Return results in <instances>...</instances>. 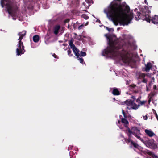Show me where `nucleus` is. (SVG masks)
Segmentation results:
<instances>
[{
  "instance_id": "obj_1",
  "label": "nucleus",
  "mask_w": 158,
  "mask_h": 158,
  "mask_svg": "<svg viewBox=\"0 0 158 158\" xmlns=\"http://www.w3.org/2000/svg\"><path fill=\"white\" fill-rule=\"evenodd\" d=\"M106 37L109 47L103 51L104 55H110L112 57L120 56L123 63H129L131 61L130 54L123 49L122 44L118 39L113 40L110 36H106Z\"/></svg>"
},
{
  "instance_id": "obj_2",
  "label": "nucleus",
  "mask_w": 158,
  "mask_h": 158,
  "mask_svg": "<svg viewBox=\"0 0 158 158\" xmlns=\"http://www.w3.org/2000/svg\"><path fill=\"white\" fill-rule=\"evenodd\" d=\"M113 9L109 7L108 9L104 10V12L106 14L107 17L111 19L115 25L117 26L119 23L120 25L124 26L130 23V21H128L126 20V19H127V17L124 18L122 10L120 9L116 12Z\"/></svg>"
},
{
  "instance_id": "obj_3",
  "label": "nucleus",
  "mask_w": 158,
  "mask_h": 158,
  "mask_svg": "<svg viewBox=\"0 0 158 158\" xmlns=\"http://www.w3.org/2000/svg\"><path fill=\"white\" fill-rule=\"evenodd\" d=\"M121 0H114L113 4L111 5L109 7L111 8H113L115 12H118V10L121 9L122 10V11L124 13V16L125 18H127L126 19V20L128 21H130V23L133 19L134 15L133 13H130L129 14H127V13H128L130 11V9L129 6L126 5L125 8L123 9L122 6L121 4Z\"/></svg>"
},
{
  "instance_id": "obj_4",
  "label": "nucleus",
  "mask_w": 158,
  "mask_h": 158,
  "mask_svg": "<svg viewBox=\"0 0 158 158\" xmlns=\"http://www.w3.org/2000/svg\"><path fill=\"white\" fill-rule=\"evenodd\" d=\"M150 13V11L149 10L148 8L147 7H145L143 9L142 13H140V12H137L135 19L136 20L141 19L143 20H145L148 22H150L151 21L154 24H157L158 23V16L155 15L151 18V17L149 15Z\"/></svg>"
},
{
  "instance_id": "obj_5",
  "label": "nucleus",
  "mask_w": 158,
  "mask_h": 158,
  "mask_svg": "<svg viewBox=\"0 0 158 158\" xmlns=\"http://www.w3.org/2000/svg\"><path fill=\"white\" fill-rule=\"evenodd\" d=\"M26 33V31H25L22 32H20L18 33V35L20 36V37L18 39L19 41L18 42V48L16 50L17 55L18 56L24 54L25 51L23 43L21 41V40L23 39L24 36L25 35Z\"/></svg>"
},
{
  "instance_id": "obj_6",
  "label": "nucleus",
  "mask_w": 158,
  "mask_h": 158,
  "mask_svg": "<svg viewBox=\"0 0 158 158\" xmlns=\"http://www.w3.org/2000/svg\"><path fill=\"white\" fill-rule=\"evenodd\" d=\"M1 4L2 7H3L5 6H6L7 10L10 15L12 17L16 16L17 9H14L12 6L7 2L6 0H1Z\"/></svg>"
},
{
  "instance_id": "obj_7",
  "label": "nucleus",
  "mask_w": 158,
  "mask_h": 158,
  "mask_svg": "<svg viewBox=\"0 0 158 158\" xmlns=\"http://www.w3.org/2000/svg\"><path fill=\"white\" fill-rule=\"evenodd\" d=\"M143 143L147 147L152 149L155 150L157 148V145L153 139L145 141Z\"/></svg>"
},
{
  "instance_id": "obj_8",
  "label": "nucleus",
  "mask_w": 158,
  "mask_h": 158,
  "mask_svg": "<svg viewBox=\"0 0 158 158\" xmlns=\"http://www.w3.org/2000/svg\"><path fill=\"white\" fill-rule=\"evenodd\" d=\"M143 152L145 154H147L150 156L152 158H158V156L156 154L150 151L146 150L143 151Z\"/></svg>"
},
{
  "instance_id": "obj_9",
  "label": "nucleus",
  "mask_w": 158,
  "mask_h": 158,
  "mask_svg": "<svg viewBox=\"0 0 158 158\" xmlns=\"http://www.w3.org/2000/svg\"><path fill=\"white\" fill-rule=\"evenodd\" d=\"M71 48L72 49L76 56H78L79 50L76 47L75 45L73 44L70 46Z\"/></svg>"
},
{
  "instance_id": "obj_10",
  "label": "nucleus",
  "mask_w": 158,
  "mask_h": 158,
  "mask_svg": "<svg viewBox=\"0 0 158 158\" xmlns=\"http://www.w3.org/2000/svg\"><path fill=\"white\" fill-rule=\"evenodd\" d=\"M133 130V135L134 136L136 135H139L140 134V130L137 127H134L131 129Z\"/></svg>"
},
{
  "instance_id": "obj_11",
  "label": "nucleus",
  "mask_w": 158,
  "mask_h": 158,
  "mask_svg": "<svg viewBox=\"0 0 158 158\" xmlns=\"http://www.w3.org/2000/svg\"><path fill=\"white\" fill-rule=\"evenodd\" d=\"M112 94L114 95L118 96L120 95V93L117 88H114L112 92Z\"/></svg>"
},
{
  "instance_id": "obj_12",
  "label": "nucleus",
  "mask_w": 158,
  "mask_h": 158,
  "mask_svg": "<svg viewBox=\"0 0 158 158\" xmlns=\"http://www.w3.org/2000/svg\"><path fill=\"white\" fill-rule=\"evenodd\" d=\"M145 132L148 136L150 137H152L155 135L153 131L150 130L145 129Z\"/></svg>"
},
{
  "instance_id": "obj_13",
  "label": "nucleus",
  "mask_w": 158,
  "mask_h": 158,
  "mask_svg": "<svg viewBox=\"0 0 158 158\" xmlns=\"http://www.w3.org/2000/svg\"><path fill=\"white\" fill-rule=\"evenodd\" d=\"M145 67L144 71L146 72L149 71L152 67V65L150 62L147 63V64L145 65Z\"/></svg>"
},
{
  "instance_id": "obj_14",
  "label": "nucleus",
  "mask_w": 158,
  "mask_h": 158,
  "mask_svg": "<svg viewBox=\"0 0 158 158\" xmlns=\"http://www.w3.org/2000/svg\"><path fill=\"white\" fill-rule=\"evenodd\" d=\"M121 122L122 123H124V126L125 127L127 128V129H128V128H129L128 127L129 122L126 119V118H122Z\"/></svg>"
},
{
  "instance_id": "obj_15",
  "label": "nucleus",
  "mask_w": 158,
  "mask_h": 158,
  "mask_svg": "<svg viewBox=\"0 0 158 158\" xmlns=\"http://www.w3.org/2000/svg\"><path fill=\"white\" fill-rule=\"evenodd\" d=\"M60 28V26L57 25L55 27L54 29V33L55 35H57L59 32V30Z\"/></svg>"
},
{
  "instance_id": "obj_16",
  "label": "nucleus",
  "mask_w": 158,
  "mask_h": 158,
  "mask_svg": "<svg viewBox=\"0 0 158 158\" xmlns=\"http://www.w3.org/2000/svg\"><path fill=\"white\" fill-rule=\"evenodd\" d=\"M131 109H132L135 110H136L140 106V105H137L134 102H133L132 104H131Z\"/></svg>"
},
{
  "instance_id": "obj_17",
  "label": "nucleus",
  "mask_w": 158,
  "mask_h": 158,
  "mask_svg": "<svg viewBox=\"0 0 158 158\" xmlns=\"http://www.w3.org/2000/svg\"><path fill=\"white\" fill-rule=\"evenodd\" d=\"M127 134L128 137V138L131 139V135L133 134L132 131H131L129 128H128V129L126 130Z\"/></svg>"
},
{
  "instance_id": "obj_18",
  "label": "nucleus",
  "mask_w": 158,
  "mask_h": 158,
  "mask_svg": "<svg viewBox=\"0 0 158 158\" xmlns=\"http://www.w3.org/2000/svg\"><path fill=\"white\" fill-rule=\"evenodd\" d=\"M133 102H134V100H132L131 99H127L124 102L127 106H130L131 105Z\"/></svg>"
},
{
  "instance_id": "obj_19",
  "label": "nucleus",
  "mask_w": 158,
  "mask_h": 158,
  "mask_svg": "<svg viewBox=\"0 0 158 158\" xmlns=\"http://www.w3.org/2000/svg\"><path fill=\"white\" fill-rule=\"evenodd\" d=\"M33 40L34 42H38L39 40V36L38 35H35L33 36Z\"/></svg>"
},
{
  "instance_id": "obj_20",
  "label": "nucleus",
  "mask_w": 158,
  "mask_h": 158,
  "mask_svg": "<svg viewBox=\"0 0 158 158\" xmlns=\"http://www.w3.org/2000/svg\"><path fill=\"white\" fill-rule=\"evenodd\" d=\"M145 76L146 74L144 73H140L139 75V78L140 79H143L144 78H145Z\"/></svg>"
},
{
  "instance_id": "obj_21",
  "label": "nucleus",
  "mask_w": 158,
  "mask_h": 158,
  "mask_svg": "<svg viewBox=\"0 0 158 158\" xmlns=\"http://www.w3.org/2000/svg\"><path fill=\"white\" fill-rule=\"evenodd\" d=\"M131 143L135 148H138L139 146L138 144L134 142L133 140L131 141Z\"/></svg>"
},
{
  "instance_id": "obj_22",
  "label": "nucleus",
  "mask_w": 158,
  "mask_h": 158,
  "mask_svg": "<svg viewBox=\"0 0 158 158\" xmlns=\"http://www.w3.org/2000/svg\"><path fill=\"white\" fill-rule=\"evenodd\" d=\"M78 56H76L78 60L80 61V63H83V62L84 61V60L83 58H80L79 56H80V54L79 52V54H78Z\"/></svg>"
},
{
  "instance_id": "obj_23",
  "label": "nucleus",
  "mask_w": 158,
  "mask_h": 158,
  "mask_svg": "<svg viewBox=\"0 0 158 158\" xmlns=\"http://www.w3.org/2000/svg\"><path fill=\"white\" fill-rule=\"evenodd\" d=\"M81 17L85 19H87L89 18V16L85 14H83L81 16Z\"/></svg>"
},
{
  "instance_id": "obj_24",
  "label": "nucleus",
  "mask_w": 158,
  "mask_h": 158,
  "mask_svg": "<svg viewBox=\"0 0 158 158\" xmlns=\"http://www.w3.org/2000/svg\"><path fill=\"white\" fill-rule=\"evenodd\" d=\"M139 135H135L137 139H139V140H140L143 143V142H144V141L140 137Z\"/></svg>"
},
{
  "instance_id": "obj_25",
  "label": "nucleus",
  "mask_w": 158,
  "mask_h": 158,
  "mask_svg": "<svg viewBox=\"0 0 158 158\" xmlns=\"http://www.w3.org/2000/svg\"><path fill=\"white\" fill-rule=\"evenodd\" d=\"M77 23H78L77 21L76 22V23H72V24H73V28L74 29H76V28L77 27Z\"/></svg>"
},
{
  "instance_id": "obj_26",
  "label": "nucleus",
  "mask_w": 158,
  "mask_h": 158,
  "mask_svg": "<svg viewBox=\"0 0 158 158\" xmlns=\"http://www.w3.org/2000/svg\"><path fill=\"white\" fill-rule=\"evenodd\" d=\"M67 52H68V55L69 56H73V55L72 54H71L72 51L70 49H69L67 51Z\"/></svg>"
},
{
  "instance_id": "obj_27",
  "label": "nucleus",
  "mask_w": 158,
  "mask_h": 158,
  "mask_svg": "<svg viewBox=\"0 0 158 158\" xmlns=\"http://www.w3.org/2000/svg\"><path fill=\"white\" fill-rule=\"evenodd\" d=\"M146 102H147V101H140V102L139 103V104L140 105H140L142 106V105H143L145 104Z\"/></svg>"
},
{
  "instance_id": "obj_28",
  "label": "nucleus",
  "mask_w": 158,
  "mask_h": 158,
  "mask_svg": "<svg viewBox=\"0 0 158 158\" xmlns=\"http://www.w3.org/2000/svg\"><path fill=\"white\" fill-rule=\"evenodd\" d=\"M122 113L124 117V118H127V116L126 115L125 112L124 111V110L123 109L122 110Z\"/></svg>"
},
{
  "instance_id": "obj_29",
  "label": "nucleus",
  "mask_w": 158,
  "mask_h": 158,
  "mask_svg": "<svg viewBox=\"0 0 158 158\" xmlns=\"http://www.w3.org/2000/svg\"><path fill=\"white\" fill-rule=\"evenodd\" d=\"M81 55V56H86V53L85 52L81 51L80 52Z\"/></svg>"
},
{
  "instance_id": "obj_30",
  "label": "nucleus",
  "mask_w": 158,
  "mask_h": 158,
  "mask_svg": "<svg viewBox=\"0 0 158 158\" xmlns=\"http://www.w3.org/2000/svg\"><path fill=\"white\" fill-rule=\"evenodd\" d=\"M153 112L154 114H155L157 120H158V116L156 112V111L154 109H153Z\"/></svg>"
},
{
  "instance_id": "obj_31",
  "label": "nucleus",
  "mask_w": 158,
  "mask_h": 158,
  "mask_svg": "<svg viewBox=\"0 0 158 158\" xmlns=\"http://www.w3.org/2000/svg\"><path fill=\"white\" fill-rule=\"evenodd\" d=\"M73 40H71L69 41V45L71 46V45L73 44Z\"/></svg>"
},
{
  "instance_id": "obj_32",
  "label": "nucleus",
  "mask_w": 158,
  "mask_h": 158,
  "mask_svg": "<svg viewBox=\"0 0 158 158\" xmlns=\"http://www.w3.org/2000/svg\"><path fill=\"white\" fill-rule=\"evenodd\" d=\"M131 139L128 138L125 139V141L127 143H128L131 141Z\"/></svg>"
},
{
  "instance_id": "obj_33",
  "label": "nucleus",
  "mask_w": 158,
  "mask_h": 158,
  "mask_svg": "<svg viewBox=\"0 0 158 158\" xmlns=\"http://www.w3.org/2000/svg\"><path fill=\"white\" fill-rule=\"evenodd\" d=\"M156 94L155 92L154 91L153 92H151L150 94L152 97H153Z\"/></svg>"
},
{
  "instance_id": "obj_34",
  "label": "nucleus",
  "mask_w": 158,
  "mask_h": 158,
  "mask_svg": "<svg viewBox=\"0 0 158 158\" xmlns=\"http://www.w3.org/2000/svg\"><path fill=\"white\" fill-rule=\"evenodd\" d=\"M142 82L144 83L147 84V80L146 79H145V78H144L142 80Z\"/></svg>"
},
{
  "instance_id": "obj_35",
  "label": "nucleus",
  "mask_w": 158,
  "mask_h": 158,
  "mask_svg": "<svg viewBox=\"0 0 158 158\" xmlns=\"http://www.w3.org/2000/svg\"><path fill=\"white\" fill-rule=\"evenodd\" d=\"M70 21V19H66L64 21V23H68Z\"/></svg>"
},
{
  "instance_id": "obj_36",
  "label": "nucleus",
  "mask_w": 158,
  "mask_h": 158,
  "mask_svg": "<svg viewBox=\"0 0 158 158\" xmlns=\"http://www.w3.org/2000/svg\"><path fill=\"white\" fill-rule=\"evenodd\" d=\"M130 86L132 88H135L136 86V85L134 84H133L130 85Z\"/></svg>"
},
{
  "instance_id": "obj_37",
  "label": "nucleus",
  "mask_w": 158,
  "mask_h": 158,
  "mask_svg": "<svg viewBox=\"0 0 158 158\" xmlns=\"http://www.w3.org/2000/svg\"><path fill=\"white\" fill-rule=\"evenodd\" d=\"M152 84V81H151L150 82L149 84L147 85H146V86H148V87H149V88H151V85Z\"/></svg>"
},
{
  "instance_id": "obj_38",
  "label": "nucleus",
  "mask_w": 158,
  "mask_h": 158,
  "mask_svg": "<svg viewBox=\"0 0 158 158\" xmlns=\"http://www.w3.org/2000/svg\"><path fill=\"white\" fill-rule=\"evenodd\" d=\"M141 98V97H139L136 100V102L139 103V102H140L141 101L140 100Z\"/></svg>"
},
{
  "instance_id": "obj_39",
  "label": "nucleus",
  "mask_w": 158,
  "mask_h": 158,
  "mask_svg": "<svg viewBox=\"0 0 158 158\" xmlns=\"http://www.w3.org/2000/svg\"><path fill=\"white\" fill-rule=\"evenodd\" d=\"M73 147V146L69 145L68 148V150H70V149H72V148Z\"/></svg>"
},
{
  "instance_id": "obj_40",
  "label": "nucleus",
  "mask_w": 158,
  "mask_h": 158,
  "mask_svg": "<svg viewBox=\"0 0 158 158\" xmlns=\"http://www.w3.org/2000/svg\"><path fill=\"white\" fill-rule=\"evenodd\" d=\"M143 116V118L144 119V120H147V119L148 117L146 115L145 116Z\"/></svg>"
},
{
  "instance_id": "obj_41",
  "label": "nucleus",
  "mask_w": 158,
  "mask_h": 158,
  "mask_svg": "<svg viewBox=\"0 0 158 158\" xmlns=\"http://www.w3.org/2000/svg\"><path fill=\"white\" fill-rule=\"evenodd\" d=\"M83 27V24H82L80 26H79L78 27V29L80 30Z\"/></svg>"
},
{
  "instance_id": "obj_42",
  "label": "nucleus",
  "mask_w": 158,
  "mask_h": 158,
  "mask_svg": "<svg viewBox=\"0 0 158 158\" xmlns=\"http://www.w3.org/2000/svg\"><path fill=\"white\" fill-rule=\"evenodd\" d=\"M52 56L55 58H58L57 56L56 55L55 53H54Z\"/></svg>"
},
{
  "instance_id": "obj_43",
  "label": "nucleus",
  "mask_w": 158,
  "mask_h": 158,
  "mask_svg": "<svg viewBox=\"0 0 158 158\" xmlns=\"http://www.w3.org/2000/svg\"><path fill=\"white\" fill-rule=\"evenodd\" d=\"M150 88H149V87H148V86H146V91H148L150 90Z\"/></svg>"
},
{
  "instance_id": "obj_44",
  "label": "nucleus",
  "mask_w": 158,
  "mask_h": 158,
  "mask_svg": "<svg viewBox=\"0 0 158 158\" xmlns=\"http://www.w3.org/2000/svg\"><path fill=\"white\" fill-rule=\"evenodd\" d=\"M153 89L154 90H156L157 89V87L156 85H153Z\"/></svg>"
},
{
  "instance_id": "obj_45",
  "label": "nucleus",
  "mask_w": 158,
  "mask_h": 158,
  "mask_svg": "<svg viewBox=\"0 0 158 158\" xmlns=\"http://www.w3.org/2000/svg\"><path fill=\"white\" fill-rule=\"evenodd\" d=\"M106 28H107V30H108V31H110V28H108V27H106Z\"/></svg>"
},
{
  "instance_id": "obj_46",
  "label": "nucleus",
  "mask_w": 158,
  "mask_h": 158,
  "mask_svg": "<svg viewBox=\"0 0 158 158\" xmlns=\"http://www.w3.org/2000/svg\"><path fill=\"white\" fill-rule=\"evenodd\" d=\"M144 2L145 3V4H147V5L148 4V2H147V0H144Z\"/></svg>"
},
{
  "instance_id": "obj_47",
  "label": "nucleus",
  "mask_w": 158,
  "mask_h": 158,
  "mask_svg": "<svg viewBox=\"0 0 158 158\" xmlns=\"http://www.w3.org/2000/svg\"><path fill=\"white\" fill-rule=\"evenodd\" d=\"M131 98L134 99H135V97L134 96H132Z\"/></svg>"
},
{
  "instance_id": "obj_48",
  "label": "nucleus",
  "mask_w": 158,
  "mask_h": 158,
  "mask_svg": "<svg viewBox=\"0 0 158 158\" xmlns=\"http://www.w3.org/2000/svg\"><path fill=\"white\" fill-rule=\"evenodd\" d=\"M126 84L127 85H128L129 84V82L128 81H127Z\"/></svg>"
},
{
  "instance_id": "obj_49",
  "label": "nucleus",
  "mask_w": 158,
  "mask_h": 158,
  "mask_svg": "<svg viewBox=\"0 0 158 158\" xmlns=\"http://www.w3.org/2000/svg\"><path fill=\"white\" fill-rule=\"evenodd\" d=\"M88 23H89V22H87L85 24V26H86L87 25H88Z\"/></svg>"
},
{
  "instance_id": "obj_50",
  "label": "nucleus",
  "mask_w": 158,
  "mask_h": 158,
  "mask_svg": "<svg viewBox=\"0 0 158 158\" xmlns=\"http://www.w3.org/2000/svg\"><path fill=\"white\" fill-rule=\"evenodd\" d=\"M120 122H121V121L120 120H118V124H120Z\"/></svg>"
},
{
  "instance_id": "obj_51",
  "label": "nucleus",
  "mask_w": 158,
  "mask_h": 158,
  "mask_svg": "<svg viewBox=\"0 0 158 158\" xmlns=\"http://www.w3.org/2000/svg\"><path fill=\"white\" fill-rule=\"evenodd\" d=\"M79 36H80V38L78 39V40H80V39H81V35H79Z\"/></svg>"
},
{
  "instance_id": "obj_52",
  "label": "nucleus",
  "mask_w": 158,
  "mask_h": 158,
  "mask_svg": "<svg viewBox=\"0 0 158 158\" xmlns=\"http://www.w3.org/2000/svg\"><path fill=\"white\" fill-rule=\"evenodd\" d=\"M119 117H120V118H121V117H122V115H120V116H119Z\"/></svg>"
},
{
  "instance_id": "obj_53",
  "label": "nucleus",
  "mask_w": 158,
  "mask_h": 158,
  "mask_svg": "<svg viewBox=\"0 0 158 158\" xmlns=\"http://www.w3.org/2000/svg\"><path fill=\"white\" fill-rule=\"evenodd\" d=\"M68 28H69V25H68Z\"/></svg>"
},
{
  "instance_id": "obj_54",
  "label": "nucleus",
  "mask_w": 158,
  "mask_h": 158,
  "mask_svg": "<svg viewBox=\"0 0 158 158\" xmlns=\"http://www.w3.org/2000/svg\"><path fill=\"white\" fill-rule=\"evenodd\" d=\"M74 35H77V34H76V33H74Z\"/></svg>"
},
{
  "instance_id": "obj_55",
  "label": "nucleus",
  "mask_w": 158,
  "mask_h": 158,
  "mask_svg": "<svg viewBox=\"0 0 158 158\" xmlns=\"http://www.w3.org/2000/svg\"><path fill=\"white\" fill-rule=\"evenodd\" d=\"M150 100H149V101H148V102H150Z\"/></svg>"
},
{
  "instance_id": "obj_56",
  "label": "nucleus",
  "mask_w": 158,
  "mask_h": 158,
  "mask_svg": "<svg viewBox=\"0 0 158 158\" xmlns=\"http://www.w3.org/2000/svg\"><path fill=\"white\" fill-rule=\"evenodd\" d=\"M13 19H14V20H15V18H13Z\"/></svg>"
},
{
  "instance_id": "obj_57",
  "label": "nucleus",
  "mask_w": 158,
  "mask_h": 158,
  "mask_svg": "<svg viewBox=\"0 0 158 158\" xmlns=\"http://www.w3.org/2000/svg\"><path fill=\"white\" fill-rule=\"evenodd\" d=\"M13 19H14V20H15V18H13Z\"/></svg>"
},
{
  "instance_id": "obj_58",
  "label": "nucleus",
  "mask_w": 158,
  "mask_h": 158,
  "mask_svg": "<svg viewBox=\"0 0 158 158\" xmlns=\"http://www.w3.org/2000/svg\"><path fill=\"white\" fill-rule=\"evenodd\" d=\"M127 108H128V107H127Z\"/></svg>"
}]
</instances>
